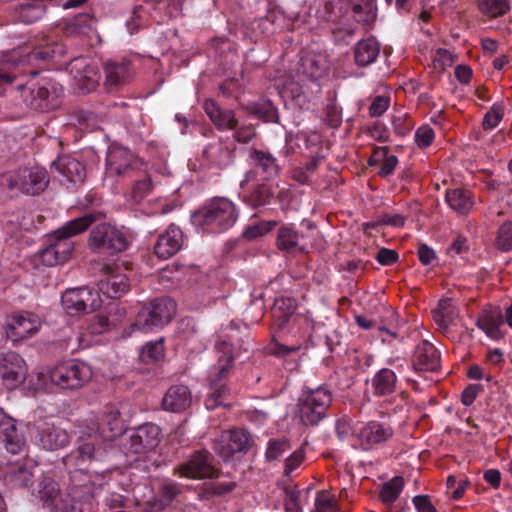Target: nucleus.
<instances>
[{"label":"nucleus","instance_id":"obj_1","mask_svg":"<svg viewBox=\"0 0 512 512\" xmlns=\"http://www.w3.org/2000/svg\"><path fill=\"white\" fill-rule=\"evenodd\" d=\"M125 431L124 421L120 412L108 407L97 422H85L79 427V438L82 443L63 457L62 462L72 480L76 473L99 474V469L92 465L106 458L105 442L112 441Z\"/></svg>","mask_w":512,"mask_h":512},{"label":"nucleus","instance_id":"obj_2","mask_svg":"<svg viewBox=\"0 0 512 512\" xmlns=\"http://www.w3.org/2000/svg\"><path fill=\"white\" fill-rule=\"evenodd\" d=\"M103 216L102 212H88L81 217L68 221L64 226L54 231L48 236L46 246L39 251L40 262L49 267L65 263L74 250L72 237L86 231Z\"/></svg>","mask_w":512,"mask_h":512},{"label":"nucleus","instance_id":"obj_3","mask_svg":"<svg viewBox=\"0 0 512 512\" xmlns=\"http://www.w3.org/2000/svg\"><path fill=\"white\" fill-rule=\"evenodd\" d=\"M236 205L226 197H213L191 216L192 224L204 232L220 234L231 229L237 222Z\"/></svg>","mask_w":512,"mask_h":512},{"label":"nucleus","instance_id":"obj_4","mask_svg":"<svg viewBox=\"0 0 512 512\" xmlns=\"http://www.w3.org/2000/svg\"><path fill=\"white\" fill-rule=\"evenodd\" d=\"M232 336H220L215 343V350L218 353V367L214 374L210 376V392L205 399V407L208 410H214L220 405H226L225 400L229 395V389L226 380L229 375V369L232 367L235 357L238 356L231 342Z\"/></svg>","mask_w":512,"mask_h":512},{"label":"nucleus","instance_id":"obj_5","mask_svg":"<svg viewBox=\"0 0 512 512\" xmlns=\"http://www.w3.org/2000/svg\"><path fill=\"white\" fill-rule=\"evenodd\" d=\"M176 313V303L167 296L154 298L145 303L137 313L135 322L125 330L130 336L134 331L152 332L166 326Z\"/></svg>","mask_w":512,"mask_h":512},{"label":"nucleus","instance_id":"obj_6","mask_svg":"<svg viewBox=\"0 0 512 512\" xmlns=\"http://www.w3.org/2000/svg\"><path fill=\"white\" fill-rule=\"evenodd\" d=\"M333 402V392L326 384L315 388L305 386L298 398V416L302 424L317 426L327 416Z\"/></svg>","mask_w":512,"mask_h":512},{"label":"nucleus","instance_id":"obj_7","mask_svg":"<svg viewBox=\"0 0 512 512\" xmlns=\"http://www.w3.org/2000/svg\"><path fill=\"white\" fill-rule=\"evenodd\" d=\"M297 303L291 297H280L274 302L271 310L272 330L279 337L292 335L304 337L309 326L308 319L296 313Z\"/></svg>","mask_w":512,"mask_h":512},{"label":"nucleus","instance_id":"obj_8","mask_svg":"<svg viewBox=\"0 0 512 512\" xmlns=\"http://www.w3.org/2000/svg\"><path fill=\"white\" fill-rule=\"evenodd\" d=\"M89 248L98 254L115 255L129 246L126 234L109 223H100L92 228L88 239Z\"/></svg>","mask_w":512,"mask_h":512},{"label":"nucleus","instance_id":"obj_9","mask_svg":"<svg viewBox=\"0 0 512 512\" xmlns=\"http://www.w3.org/2000/svg\"><path fill=\"white\" fill-rule=\"evenodd\" d=\"M92 377L89 365L77 360L63 362L50 371L51 382L61 389H79Z\"/></svg>","mask_w":512,"mask_h":512},{"label":"nucleus","instance_id":"obj_10","mask_svg":"<svg viewBox=\"0 0 512 512\" xmlns=\"http://www.w3.org/2000/svg\"><path fill=\"white\" fill-rule=\"evenodd\" d=\"M146 163L129 149L112 144L106 155V170L112 176L126 179Z\"/></svg>","mask_w":512,"mask_h":512},{"label":"nucleus","instance_id":"obj_11","mask_svg":"<svg viewBox=\"0 0 512 512\" xmlns=\"http://www.w3.org/2000/svg\"><path fill=\"white\" fill-rule=\"evenodd\" d=\"M61 304L69 315H76L98 309L102 300L99 291L85 286L67 289L61 296Z\"/></svg>","mask_w":512,"mask_h":512},{"label":"nucleus","instance_id":"obj_12","mask_svg":"<svg viewBox=\"0 0 512 512\" xmlns=\"http://www.w3.org/2000/svg\"><path fill=\"white\" fill-rule=\"evenodd\" d=\"M160 428L153 423H145L130 430L124 447L128 453L141 454L152 451L160 441Z\"/></svg>","mask_w":512,"mask_h":512},{"label":"nucleus","instance_id":"obj_13","mask_svg":"<svg viewBox=\"0 0 512 512\" xmlns=\"http://www.w3.org/2000/svg\"><path fill=\"white\" fill-rule=\"evenodd\" d=\"M33 437L36 443L46 450L63 448L70 442V435L66 429L57 426L53 422L40 420L33 426Z\"/></svg>","mask_w":512,"mask_h":512},{"label":"nucleus","instance_id":"obj_14","mask_svg":"<svg viewBox=\"0 0 512 512\" xmlns=\"http://www.w3.org/2000/svg\"><path fill=\"white\" fill-rule=\"evenodd\" d=\"M51 168L62 177L60 181L68 189H73L84 183L86 178V165L71 155L59 156L52 162Z\"/></svg>","mask_w":512,"mask_h":512},{"label":"nucleus","instance_id":"obj_15","mask_svg":"<svg viewBox=\"0 0 512 512\" xmlns=\"http://www.w3.org/2000/svg\"><path fill=\"white\" fill-rule=\"evenodd\" d=\"M411 367L418 374L439 372L441 369L440 351L428 340H422L415 346L411 355Z\"/></svg>","mask_w":512,"mask_h":512},{"label":"nucleus","instance_id":"obj_16","mask_svg":"<svg viewBox=\"0 0 512 512\" xmlns=\"http://www.w3.org/2000/svg\"><path fill=\"white\" fill-rule=\"evenodd\" d=\"M213 457L207 451H198L191 458L175 468V474L180 477L202 479L217 476V470L212 464Z\"/></svg>","mask_w":512,"mask_h":512},{"label":"nucleus","instance_id":"obj_17","mask_svg":"<svg viewBox=\"0 0 512 512\" xmlns=\"http://www.w3.org/2000/svg\"><path fill=\"white\" fill-rule=\"evenodd\" d=\"M47 172L40 167L19 169L11 180V185L28 195H38L48 185Z\"/></svg>","mask_w":512,"mask_h":512},{"label":"nucleus","instance_id":"obj_18","mask_svg":"<svg viewBox=\"0 0 512 512\" xmlns=\"http://www.w3.org/2000/svg\"><path fill=\"white\" fill-rule=\"evenodd\" d=\"M394 434L393 428L385 422L369 421L356 431V438L362 450H371L376 445L386 443Z\"/></svg>","mask_w":512,"mask_h":512},{"label":"nucleus","instance_id":"obj_19","mask_svg":"<svg viewBox=\"0 0 512 512\" xmlns=\"http://www.w3.org/2000/svg\"><path fill=\"white\" fill-rule=\"evenodd\" d=\"M249 436L242 429L223 431L214 441L215 452L224 460L230 459L235 453L248 449Z\"/></svg>","mask_w":512,"mask_h":512},{"label":"nucleus","instance_id":"obj_20","mask_svg":"<svg viewBox=\"0 0 512 512\" xmlns=\"http://www.w3.org/2000/svg\"><path fill=\"white\" fill-rule=\"evenodd\" d=\"M63 87L53 81H45L41 86L31 90L30 106L40 112L56 109L61 103Z\"/></svg>","mask_w":512,"mask_h":512},{"label":"nucleus","instance_id":"obj_21","mask_svg":"<svg viewBox=\"0 0 512 512\" xmlns=\"http://www.w3.org/2000/svg\"><path fill=\"white\" fill-rule=\"evenodd\" d=\"M41 326L40 319L30 312H21L12 316L7 326V336L12 341H20L33 336Z\"/></svg>","mask_w":512,"mask_h":512},{"label":"nucleus","instance_id":"obj_22","mask_svg":"<svg viewBox=\"0 0 512 512\" xmlns=\"http://www.w3.org/2000/svg\"><path fill=\"white\" fill-rule=\"evenodd\" d=\"M0 375L10 389L22 383L26 375L23 358L15 352L3 354L0 358Z\"/></svg>","mask_w":512,"mask_h":512},{"label":"nucleus","instance_id":"obj_23","mask_svg":"<svg viewBox=\"0 0 512 512\" xmlns=\"http://www.w3.org/2000/svg\"><path fill=\"white\" fill-rule=\"evenodd\" d=\"M183 246V232L175 224H171L161 233L154 244V254L163 260L175 255Z\"/></svg>","mask_w":512,"mask_h":512},{"label":"nucleus","instance_id":"obj_24","mask_svg":"<svg viewBox=\"0 0 512 512\" xmlns=\"http://www.w3.org/2000/svg\"><path fill=\"white\" fill-rule=\"evenodd\" d=\"M250 160L253 168L247 174L248 179H250L252 175H255L269 181L279 173L280 168L277 159L268 151L252 149L250 152Z\"/></svg>","mask_w":512,"mask_h":512},{"label":"nucleus","instance_id":"obj_25","mask_svg":"<svg viewBox=\"0 0 512 512\" xmlns=\"http://www.w3.org/2000/svg\"><path fill=\"white\" fill-rule=\"evenodd\" d=\"M125 180H127L130 185V200L135 204L140 203L153 191L154 184L152 182L151 175L148 172L147 163L129 175Z\"/></svg>","mask_w":512,"mask_h":512},{"label":"nucleus","instance_id":"obj_26","mask_svg":"<svg viewBox=\"0 0 512 512\" xmlns=\"http://www.w3.org/2000/svg\"><path fill=\"white\" fill-rule=\"evenodd\" d=\"M327 65L323 56L306 53L304 54L296 68L297 76L300 80H308L316 82L320 80L326 73Z\"/></svg>","mask_w":512,"mask_h":512},{"label":"nucleus","instance_id":"obj_27","mask_svg":"<svg viewBox=\"0 0 512 512\" xmlns=\"http://www.w3.org/2000/svg\"><path fill=\"white\" fill-rule=\"evenodd\" d=\"M203 109L211 122L218 130H234L238 125L235 113L231 109H223L212 99H206L203 103Z\"/></svg>","mask_w":512,"mask_h":512},{"label":"nucleus","instance_id":"obj_28","mask_svg":"<svg viewBox=\"0 0 512 512\" xmlns=\"http://www.w3.org/2000/svg\"><path fill=\"white\" fill-rule=\"evenodd\" d=\"M203 158L210 167L224 169L234 159V150L222 142L207 145L203 150Z\"/></svg>","mask_w":512,"mask_h":512},{"label":"nucleus","instance_id":"obj_29","mask_svg":"<svg viewBox=\"0 0 512 512\" xmlns=\"http://www.w3.org/2000/svg\"><path fill=\"white\" fill-rule=\"evenodd\" d=\"M0 442L11 454H18L24 449L25 439L18 431L13 419L7 418L0 421Z\"/></svg>","mask_w":512,"mask_h":512},{"label":"nucleus","instance_id":"obj_30","mask_svg":"<svg viewBox=\"0 0 512 512\" xmlns=\"http://www.w3.org/2000/svg\"><path fill=\"white\" fill-rule=\"evenodd\" d=\"M276 193V187L270 182H264L254 185L250 190L245 191L242 200L252 208H258L271 203Z\"/></svg>","mask_w":512,"mask_h":512},{"label":"nucleus","instance_id":"obj_31","mask_svg":"<svg viewBox=\"0 0 512 512\" xmlns=\"http://www.w3.org/2000/svg\"><path fill=\"white\" fill-rule=\"evenodd\" d=\"M352 18L358 24L370 27L378 15L377 0H348Z\"/></svg>","mask_w":512,"mask_h":512},{"label":"nucleus","instance_id":"obj_32","mask_svg":"<svg viewBox=\"0 0 512 512\" xmlns=\"http://www.w3.org/2000/svg\"><path fill=\"white\" fill-rule=\"evenodd\" d=\"M353 54L357 66L367 67L379 57L380 44L374 37L362 39L355 44Z\"/></svg>","mask_w":512,"mask_h":512},{"label":"nucleus","instance_id":"obj_33","mask_svg":"<svg viewBox=\"0 0 512 512\" xmlns=\"http://www.w3.org/2000/svg\"><path fill=\"white\" fill-rule=\"evenodd\" d=\"M504 323V317L498 309H485L477 318L476 326L488 337L499 340L503 337L500 326Z\"/></svg>","mask_w":512,"mask_h":512},{"label":"nucleus","instance_id":"obj_34","mask_svg":"<svg viewBox=\"0 0 512 512\" xmlns=\"http://www.w3.org/2000/svg\"><path fill=\"white\" fill-rule=\"evenodd\" d=\"M445 201L449 208L459 215H467L474 206L473 193L464 188H451L445 192Z\"/></svg>","mask_w":512,"mask_h":512},{"label":"nucleus","instance_id":"obj_35","mask_svg":"<svg viewBox=\"0 0 512 512\" xmlns=\"http://www.w3.org/2000/svg\"><path fill=\"white\" fill-rule=\"evenodd\" d=\"M191 404V393L184 385L171 386L162 400V407L166 411L180 412Z\"/></svg>","mask_w":512,"mask_h":512},{"label":"nucleus","instance_id":"obj_36","mask_svg":"<svg viewBox=\"0 0 512 512\" xmlns=\"http://www.w3.org/2000/svg\"><path fill=\"white\" fill-rule=\"evenodd\" d=\"M106 84L110 90L128 83L131 78V64L127 60L121 62L108 61L104 65Z\"/></svg>","mask_w":512,"mask_h":512},{"label":"nucleus","instance_id":"obj_37","mask_svg":"<svg viewBox=\"0 0 512 512\" xmlns=\"http://www.w3.org/2000/svg\"><path fill=\"white\" fill-rule=\"evenodd\" d=\"M398 378L390 368L378 370L371 378L372 393L376 397L389 396L396 392Z\"/></svg>","mask_w":512,"mask_h":512},{"label":"nucleus","instance_id":"obj_38","mask_svg":"<svg viewBox=\"0 0 512 512\" xmlns=\"http://www.w3.org/2000/svg\"><path fill=\"white\" fill-rule=\"evenodd\" d=\"M130 289L128 278L124 274L108 275L98 284L99 294L105 295L107 298H120Z\"/></svg>","mask_w":512,"mask_h":512},{"label":"nucleus","instance_id":"obj_39","mask_svg":"<svg viewBox=\"0 0 512 512\" xmlns=\"http://www.w3.org/2000/svg\"><path fill=\"white\" fill-rule=\"evenodd\" d=\"M302 238L303 234L293 224H282L277 232L276 247L284 252H292L295 249L303 250L300 245Z\"/></svg>","mask_w":512,"mask_h":512},{"label":"nucleus","instance_id":"obj_40","mask_svg":"<svg viewBox=\"0 0 512 512\" xmlns=\"http://www.w3.org/2000/svg\"><path fill=\"white\" fill-rule=\"evenodd\" d=\"M33 476L31 466L19 462L10 464L4 473L6 484L11 487H28Z\"/></svg>","mask_w":512,"mask_h":512},{"label":"nucleus","instance_id":"obj_41","mask_svg":"<svg viewBox=\"0 0 512 512\" xmlns=\"http://www.w3.org/2000/svg\"><path fill=\"white\" fill-rule=\"evenodd\" d=\"M65 55V48L62 43L46 41L36 46L29 54V60L42 62L58 61Z\"/></svg>","mask_w":512,"mask_h":512},{"label":"nucleus","instance_id":"obj_42","mask_svg":"<svg viewBox=\"0 0 512 512\" xmlns=\"http://www.w3.org/2000/svg\"><path fill=\"white\" fill-rule=\"evenodd\" d=\"M182 492L181 485L173 480H164L159 488L156 497L152 503L155 510H163L168 507L178 495Z\"/></svg>","mask_w":512,"mask_h":512},{"label":"nucleus","instance_id":"obj_43","mask_svg":"<svg viewBox=\"0 0 512 512\" xmlns=\"http://www.w3.org/2000/svg\"><path fill=\"white\" fill-rule=\"evenodd\" d=\"M59 485L49 477H43L38 483L37 497L45 507L53 509L56 507V500L59 497Z\"/></svg>","mask_w":512,"mask_h":512},{"label":"nucleus","instance_id":"obj_44","mask_svg":"<svg viewBox=\"0 0 512 512\" xmlns=\"http://www.w3.org/2000/svg\"><path fill=\"white\" fill-rule=\"evenodd\" d=\"M249 111L266 123H278L279 121L278 109L270 100H260L251 104Z\"/></svg>","mask_w":512,"mask_h":512},{"label":"nucleus","instance_id":"obj_45","mask_svg":"<svg viewBox=\"0 0 512 512\" xmlns=\"http://www.w3.org/2000/svg\"><path fill=\"white\" fill-rule=\"evenodd\" d=\"M236 486L234 481H216L204 483L199 491V498L209 500L213 497L223 496L230 493Z\"/></svg>","mask_w":512,"mask_h":512},{"label":"nucleus","instance_id":"obj_46","mask_svg":"<svg viewBox=\"0 0 512 512\" xmlns=\"http://www.w3.org/2000/svg\"><path fill=\"white\" fill-rule=\"evenodd\" d=\"M403 489V477L395 476L383 484L380 491V499L384 504L392 505L398 499Z\"/></svg>","mask_w":512,"mask_h":512},{"label":"nucleus","instance_id":"obj_47","mask_svg":"<svg viewBox=\"0 0 512 512\" xmlns=\"http://www.w3.org/2000/svg\"><path fill=\"white\" fill-rule=\"evenodd\" d=\"M96 19L89 13L74 16L67 24V30L72 34L86 35L95 29Z\"/></svg>","mask_w":512,"mask_h":512},{"label":"nucleus","instance_id":"obj_48","mask_svg":"<svg viewBox=\"0 0 512 512\" xmlns=\"http://www.w3.org/2000/svg\"><path fill=\"white\" fill-rule=\"evenodd\" d=\"M478 8L489 18H498L510 11L509 0H478Z\"/></svg>","mask_w":512,"mask_h":512},{"label":"nucleus","instance_id":"obj_49","mask_svg":"<svg viewBox=\"0 0 512 512\" xmlns=\"http://www.w3.org/2000/svg\"><path fill=\"white\" fill-rule=\"evenodd\" d=\"M140 360L143 363H154L164 357V341L160 338L156 341L147 342L140 351Z\"/></svg>","mask_w":512,"mask_h":512},{"label":"nucleus","instance_id":"obj_50","mask_svg":"<svg viewBox=\"0 0 512 512\" xmlns=\"http://www.w3.org/2000/svg\"><path fill=\"white\" fill-rule=\"evenodd\" d=\"M494 248L502 253L512 250V221H505L496 231Z\"/></svg>","mask_w":512,"mask_h":512},{"label":"nucleus","instance_id":"obj_51","mask_svg":"<svg viewBox=\"0 0 512 512\" xmlns=\"http://www.w3.org/2000/svg\"><path fill=\"white\" fill-rule=\"evenodd\" d=\"M291 449L290 440L286 437L273 438L267 443L265 460L272 462L278 460L285 452Z\"/></svg>","mask_w":512,"mask_h":512},{"label":"nucleus","instance_id":"obj_52","mask_svg":"<svg viewBox=\"0 0 512 512\" xmlns=\"http://www.w3.org/2000/svg\"><path fill=\"white\" fill-rule=\"evenodd\" d=\"M504 111L505 106L503 102L494 103L483 117V130L488 131L496 128L504 117Z\"/></svg>","mask_w":512,"mask_h":512},{"label":"nucleus","instance_id":"obj_53","mask_svg":"<svg viewBox=\"0 0 512 512\" xmlns=\"http://www.w3.org/2000/svg\"><path fill=\"white\" fill-rule=\"evenodd\" d=\"M278 224V221L275 220L261 221L259 223L246 227V229L242 233V237L247 240H254L258 237L264 236L265 234L269 233Z\"/></svg>","mask_w":512,"mask_h":512},{"label":"nucleus","instance_id":"obj_54","mask_svg":"<svg viewBox=\"0 0 512 512\" xmlns=\"http://www.w3.org/2000/svg\"><path fill=\"white\" fill-rule=\"evenodd\" d=\"M315 510L316 512H340L335 496L326 490L317 492Z\"/></svg>","mask_w":512,"mask_h":512},{"label":"nucleus","instance_id":"obj_55","mask_svg":"<svg viewBox=\"0 0 512 512\" xmlns=\"http://www.w3.org/2000/svg\"><path fill=\"white\" fill-rule=\"evenodd\" d=\"M391 124L395 135L399 137L407 136L415 125L413 119L407 113L392 115Z\"/></svg>","mask_w":512,"mask_h":512},{"label":"nucleus","instance_id":"obj_56","mask_svg":"<svg viewBox=\"0 0 512 512\" xmlns=\"http://www.w3.org/2000/svg\"><path fill=\"white\" fill-rule=\"evenodd\" d=\"M435 132L428 124L418 127L414 134V141L418 148L426 149L433 143Z\"/></svg>","mask_w":512,"mask_h":512},{"label":"nucleus","instance_id":"obj_57","mask_svg":"<svg viewBox=\"0 0 512 512\" xmlns=\"http://www.w3.org/2000/svg\"><path fill=\"white\" fill-rule=\"evenodd\" d=\"M304 459L305 451L303 448H298L291 453L284 461V476H290L303 463Z\"/></svg>","mask_w":512,"mask_h":512},{"label":"nucleus","instance_id":"obj_58","mask_svg":"<svg viewBox=\"0 0 512 512\" xmlns=\"http://www.w3.org/2000/svg\"><path fill=\"white\" fill-rule=\"evenodd\" d=\"M369 137L380 143H386L390 140L388 127L381 121H375L367 131Z\"/></svg>","mask_w":512,"mask_h":512},{"label":"nucleus","instance_id":"obj_59","mask_svg":"<svg viewBox=\"0 0 512 512\" xmlns=\"http://www.w3.org/2000/svg\"><path fill=\"white\" fill-rule=\"evenodd\" d=\"M114 325V321L107 315L97 314L91 320L90 330L93 334H102L110 330Z\"/></svg>","mask_w":512,"mask_h":512},{"label":"nucleus","instance_id":"obj_60","mask_svg":"<svg viewBox=\"0 0 512 512\" xmlns=\"http://www.w3.org/2000/svg\"><path fill=\"white\" fill-rule=\"evenodd\" d=\"M390 97L385 95L376 96L371 102L368 112L370 117L382 116L390 106Z\"/></svg>","mask_w":512,"mask_h":512},{"label":"nucleus","instance_id":"obj_61","mask_svg":"<svg viewBox=\"0 0 512 512\" xmlns=\"http://www.w3.org/2000/svg\"><path fill=\"white\" fill-rule=\"evenodd\" d=\"M416 512H439L433 505L429 495L419 494L412 498Z\"/></svg>","mask_w":512,"mask_h":512},{"label":"nucleus","instance_id":"obj_62","mask_svg":"<svg viewBox=\"0 0 512 512\" xmlns=\"http://www.w3.org/2000/svg\"><path fill=\"white\" fill-rule=\"evenodd\" d=\"M399 255L397 251L388 249V248H381L377 255L375 256V259L383 266H390L393 265L398 261Z\"/></svg>","mask_w":512,"mask_h":512},{"label":"nucleus","instance_id":"obj_63","mask_svg":"<svg viewBox=\"0 0 512 512\" xmlns=\"http://www.w3.org/2000/svg\"><path fill=\"white\" fill-rule=\"evenodd\" d=\"M91 71H87L85 75L81 76L78 80V89L83 93L87 94L96 89L98 86V79L96 75H88Z\"/></svg>","mask_w":512,"mask_h":512},{"label":"nucleus","instance_id":"obj_64","mask_svg":"<svg viewBox=\"0 0 512 512\" xmlns=\"http://www.w3.org/2000/svg\"><path fill=\"white\" fill-rule=\"evenodd\" d=\"M398 158L395 155H388L381 163L378 175L381 178H387L392 175L398 165Z\"/></svg>","mask_w":512,"mask_h":512}]
</instances>
